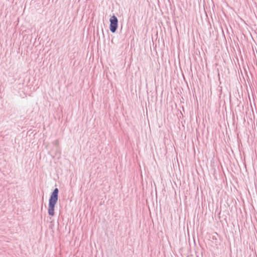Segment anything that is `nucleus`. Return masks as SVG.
Instances as JSON below:
<instances>
[{
  "instance_id": "nucleus-1",
  "label": "nucleus",
  "mask_w": 257,
  "mask_h": 257,
  "mask_svg": "<svg viewBox=\"0 0 257 257\" xmlns=\"http://www.w3.org/2000/svg\"><path fill=\"white\" fill-rule=\"evenodd\" d=\"M58 189L56 188L53 192L49 201L48 213L51 216L54 215L55 205L58 200Z\"/></svg>"
},
{
  "instance_id": "nucleus-2",
  "label": "nucleus",
  "mask_w": 257,
  "mask_h": 257,
  "mask_svg": "<svg viewBox=\"0 0 257 257\" xmlns=\"http://www.w3.org/2000/svg\"><path fill=\"white\" fill-rule=\"evenodd\" d=\"M110 30L112 33H114L117 28L118 20L115 16H112L110 19Z\"/></svg>"
}]
</instances>
